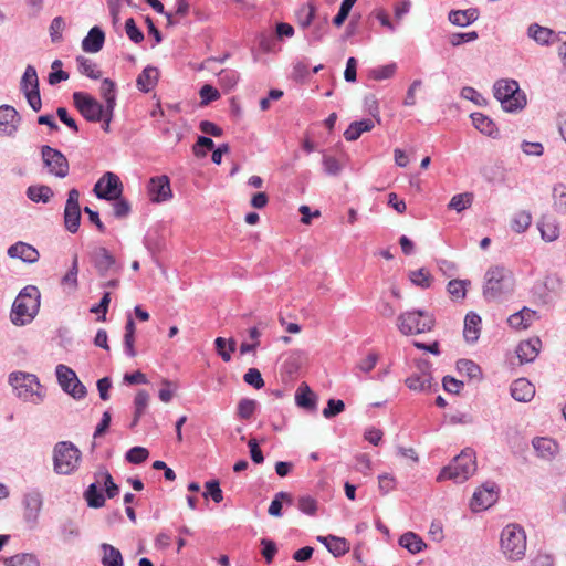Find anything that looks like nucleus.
Instances as JSON below:
<instances>
[{"instance_id": "f257e3e1", "label": "nucleus", "mask_w": 566, "mask_h": 566, "mask_svg": "<svg viewBox=\"0 0 566 566\" xmlns=\"http://www.w3.org/2000/svg\"><path fill=\"white\" fill-rule=\"evenodd\" d=\"M40 291L34 285L23 287L15 297L10 318L13 325L24 326L33 321L40 308Z\"/></svg>"}, {"instance_id": "e2e57ef3", "label": "nucleus", "mask_w": 566, "mask_h": 566, "mask_svg": "<svg viewBox=\"0 0 566 566\" xmlns=\"http://www.w3.org/2000/svg\"><path fill=\"white\" fill-rule=\"evenodd\" d=\"M113 214L117 219L126 218L130 213L129 202L122 196L113 200Z\"/></svg>"}, {"instance_id": "052dcab7", "label": "nucleus", "mask_w": 566, "mask_h": 566, "mask_svg": "<svg viewBox=\"0 0 566 566\" xmlns=\"http://www.w3.org/2000/svg\"><path fill=\"white\" fill-rule=\"evenodd\" d=\"M214 147V143L210 137L200 136L197 143L193 145L192 150L195 156L205 157L207 150H211Z\"/></svg>"}, {"instance_id": "338daca9", "label": "nucleus", "mask_w": 566, "mask_h": 566, "mask_svg": "<svg viewBox=\"0 0 566 566\" xmlns=\"http://www.w3.org/2000/svg\"><path fill=\"white\" fill-rule=\"evenodd\" d=\"M243 380L255 389L264 387V380L259 369L249 368L243 376Z\"/></svg>"}, {"instance_id": "dca6fc26", "label": "nucleus", "mask_w": 566, "mask_h": 566, "mask_svg": "<svg viewBox=\"0 0 566 566\" xmlns=\"http://www.w3.org/2000/svg\"><path fill=\"white\" fill-rule=\"evenodd\" d=\"M91 258L95 269L102 277L109 273H118L120 270V266L117 264L115 258L106 248H96L92 252Z\"/></svg>"}, {"instance_id": "a19ab883", "label": "nucleus", "mask_w": 566, "mask_h": 566, "mask_svg": "<svg viewBox=\"0 0 566 566\" xmlns=\"http://www.w3.org/2000/svg\"><path fill=\"white\" fill-rule=\"evenodd\" d=\"M532 223L530 211L521 210L516 212L511 220V229L516 233L525 232Z\"/></svg>"}, {"instance_id": "3c124183", "label": "nucleus", "mask_w": 566, "mask_h": 566, "mask_svg": "<svg viewBox=\"0 0 566 566\" xmlns=\"http://www.w3.org/2000/svg\"><path fill=\"white\" fill-rule=\"evenodd\" d=\"M350 546L346 538L344 537H332L329 545H327V551L333 554L335 557H339L345 555L349 551Z\"/></svg>"}, {"instance_id": "7ed1b4c3", "label": "nucleus", "mask_w": 566, "mask_h": 566, "mask_svg": "<svg viewBox=\"0 0 566 566\" xmlns=\"http://www.w3.org/2000/svg\"><path fill=\"white\" fill-rule=\"evenodd\" d=\"M476 470L475 454L470 448L464 449L453 461L444 467L438 481L452 480L457 483L467 481Z\"/></svg>"}, {"instance_id": "4d7b16f0", "label": "nucleus", "mask_w": 566, "mask_h": 566, "mask_svg": "<svg viewBox=\"0 0 566 566\" xmlns=\"http://www.w3.org/2000/svg\"><path fill=\"white\" fill-rule=\"evenodd\" d=\"M206 492L203 493V496L208 499L209 496L212 499L213 502L220 503L223 500V493L220 488V483L218 480H210L207 481L206 484Z\"/></svg>"}, {"instance_id": "4468645a", "label": "nucleus", "mask_w": 566, "mask_h": 566, "mask_svg": "<svg viewBox=\"0 0 566 566\" xmlns=\"http://www.w3.org/2000/svg\"><path fill=\"white\" fill-rule=\"evenodd\" d=\"M80 191L75 188L67 192L64 208V226L71 233H76L81 224Z\"/></svg>"}, {"instance_id": "09e8293b", "label": "nucleus", "mask_w": 566, "mask_h": 566, "mask_svg": "<svg viewBox=\"0 0 566 566\" xmlns=\"http://www.w3.org/2000/svg\"><path fill=\"white\" fill-rule=\"evenodd\" d=\"M397 71V64L396 63H389L386 65L377 66L368 72V76L371 80L375 81H384L387 78H391Z\"/></svg>"}, {"instance_id": "69168bd1", "label": "nucleus", "mask_w": 566, "mask_h": 566, "mask_svg": "<svg viewBox=\"0 0 566 566\" xmlns=\"http://www.w3.org/2000/svg\"><path fill=\"white\" fill-rule=\"evenodd\" d=\"M378 359H379V355L377 353L370 352L365 358H361L357 363L356 369L361 373L367 374L375 368Z\"/></svg>"}, {"instance_id": "412c9836", "label": "nucleus", "mask_w": 566, "mask_h": 566, "mask_svg": "<svg viewBox=\"0 0 566 566\" xmlns=\"http://www.w3.org/2000/svg\"><path fill=\"white\" fill-rule=\"evenodd\" d=\"M542 342L538 337L523 340L516 348V355L522 364L532 363L538 356Z\"/></svg>"}, {"instance_id": "7c9ffc66", "label": "nucleus", "mask_w": 566, "mask_h": 566, "mask_svg": "<svg viewBox=\"0 0 566 566\" xmlns=\"http://www.w3.org/2000/svg\"><path fill=\"white\" fill-rule=\"evenodd\" d=\"M479 18L478 9L452 10L449 12V21L457 27H468Z\"/></svg>"}, {"instance_id": "49530a36", "label": "nucleus", "mask_w": 566, "mask_h": 566, "mask_svg": "<svg viewBox=\"0 0 566 566\" xmlns=\"http://www.w3.org/2000/svg\"><path fill=\"white\" fill-rule=\"evenodd\" d=\"M473 202V195L471 192H463L454 195L450 202L448 203V208L450 210H455L457 212H461L469 207H471Z\"/></svg>"}, {"instance_id": "ea45409f", "label": "nucleus", "mask_w": 566, "mask_h": 566, "mask_svg": "<svg viewBox=\"0 0 566 566\" xmlns=\"http://www.w3.org/2000/svg\"><path fill=\"white\" fill-rule=\"evenodd\" d=\"M101 96L105 101L107 109H115L116 106V90L115 83L109 78H104L101 84Z\"/></svg>"}, {"instance_id": "72a5a7b5", "label": "nucleus", "mask_w": 566, "mask_h": 566, "mask_svg": "<svg viewBox=\"0 0 566 566\" xmlns=\"http://www.w3.org/2000/svg\"><path fill=\"white\" fill-rule=\"evenodd\" d=\"M432 376L429 371L421 370L420 374H412L405 382L410 390L426 391L431 387Z\"/></svg>"}, {"instance_id": "39448f33", "label": "nucleus", "mask_w": 566, "mask_h": 566, "mask_svg": "<svg viewBox=\"0 0 566 566\" xmlns=\"http://www.w3.org/2000/svg\"><path fill=\"white\" fill-rule=\"evenodd\" d=\"M494 97L505 112H516L525 107L526 96L515 80H499L493 86Z\"/></svg>"}, {"instance_id": "c03bdc74", "label": "nucleus", "mask_w": 566, "mask_h": 566, "mask_svg": "<svg viewBox=\"0 0 566 566\" xmlns=\"http://www.w3.org/2000/svg\"><path fill=\"white\" fill-rule=\"evenodd\" d=\"M6 566H40L35 555L29 553L17 554L4 559Z\"/></svg>"}, {"instance_id": "603ef678", "label": "nucleus", "mask_w": 566, "mask_h": 566, "mask_svg": "<svg viewBox=\"0 0 566 566\" xmlns=\"http://www.w3.org/2000/svg\"><path fill=\"white\" fill-rule=\"evenodd\" d=\"M282 501L292 503V496L283 491L276 493L268 510L270 515L275 517H280L282 515Z\"/></svg>"}, {"instance_id": "c756f323", "label": "nucleus", "mask_w": 566, "mask_h": 566, "mask_svg": "<svg viewBox=\"0 0 566 566\" xmlns=\"http://www.w3.org/2000/svg\"><path fill=\"white\" fill-rule=\"evenodd\" d=\"M535 317H536L535 311H533L528 307H523L521 311L512 314L507 318V323L511 327H513L515 329H525L532 324V322L535 319Z\"/></svg>"}, {"instance_id": "f3484780", "label": "nucleus", "mask_w": 566, "mask_h": 566, "mask_svg": "<svg viewBox=\"0 0 566 566\" xmlns=\"http://www.w3.org/2000/svg\"><path fill=\"white\" fill-rule=\"evenodd\" d=\"M20 122L21 117L13 106H0V136H13L18 130Z\"/></svg>"}, {"instance_id": "2f4dec72", "label": "nucleus", "mask_w": 566, "mask_h": 566, "mask_svg": "<svg viewBox=\"0 0 566 566\" xmlns=\"http://www.w3.org/2000/svg\"><path fill=\"white\" fill-rule=\"evenodd\" d=\"M375 127L373 119H361L349 124L347 129L344 132V137L347 142L357 140L363 133L370 132Z\"/></svg>"}, {"instance_id": "423d86ee", "label": "nucleus", "mask_w": 566, "mask_h": 566, "mask_svg": "<svg viewBox=\"0 0 566 566\" xmlns=\"http://www.w3.org/2000/svg\"><path fill=\"white\" fill-rule=\"evenodd\" d=\"M501 549L506 558L520 560L526 551V534L518 524L506 525L501 533Z\"/></svg>"}, {"instance_id": "6e6552de", "label": "nucleus", "mask_w": 566, "mask_h": 566, "mask_svg": "<svg viewBox=\"0 0 566 566\" xmlns=\"http://www.w3.org/2000/svg\"><path fill=\"white\" fill-rule=\"evenodd\" d=\"M434 317L427 311L415 310L398 316V329L403 335H416L430 332L434 326Z\"/></svg>"}, {"instance_id": "bb28decb", "label": "nucleus", "mask_w": 566, "mask_h": 566, "mask_svg": "<svg viewBox=\"0 0 566 566\" xmlns=\"http://www.w3.org/2000/svg\"><path fill=\"white\" fill-rule=\"evenodd\" d=\"M295 402L300 408L315 410L317 403L316 395L311 390L307 384L302 382L295 392Z\"/></svg>"}, {"instance_id": "20e7f679", "label": "nucleus", "mask_w": 566, "mask_h": 566, "mask_svg": "<svg viewBox=\"0 0 566 566\" xmlns=\"http://www.w3.org/2000/svg\"><path fill=\"white\" fill-rule=\"evenodd\" d=\"M513 290V275L504 266L495 265L485 273L483 295L488 301H494Z\"/></svg>"}, {"instance_id": "13d9d810", "label": "nucleus", "mask_w": 566, "mask_h": 566, "mask_svg": "<svg viewBox=\"0 0 566 566\" xmlns=\"http://www.w3.org/2000/svg\"><path fill=\"white\" fill-rule=\"evenodd\" d=\"M479 38L476 31L471 32H457L449 35V42L452 46H460L463 43L473 42Z\"/></svg>"}, {"instance_id": "a878e982", "label": "nucleus", "mask_w": 566, "mask_h": 566, "mask_svg": "<svg viewBox=\"0 0 566 566\" xmlns=\"http://www.w3.org/2000/svg\"><path fill=\"white\" fill-rule=\"evenodd\" d=\"M538 457L551 460L558 452V444L555 440L546 437H537L532 441Z\"/></svg>"}, {"instance_id": "f03ea898", "label": "nucleus", "mask_w": 566, "mask_h": 566, "mask_svg": "<svg viewBox=\"0 0 566 566\" xmlns=\"http://www.w3.org/2000/svg\"><path fill=\"white\" fill-rule=\"evenodd\" d=\"M81 450L71 441H59L52 451L53 471L60 475L73 474L80 467Z\"/></svg>"}, {"instance_id": "ddd939ff", "label": "nucleus", "mask_w": 566, "mask_h": 566, "mask_svg": "<svg viewBox=\"0 0 566 566\" xmlns=\"http://www.w3.org/2000/svg\"><path fill=\"white\" fill-rule=\"evenodd\" d=\"M41 156L49 172L57 178L69 175L70 166L66 157L57 149L44 145L41 147Z\"/></svg>"}, {"instance_id": "cd10ccee", "label": "nucleus", "mask_w": 566, "mask_h": 566, "mask_svg": "<svg viewBox=\"0 0 566 566\" xmlns=\"http://www.w3.org/2000/svg\"><path fill=\"white\" fill-rule=\"evenodd\" d=\"M481 317L475 313L467 314L464 318L463 336L468 343H475L480 337Z\"/></svg>"}, {"instance_id": "9b49d317", "label": "nucleus", "mask_w": 566, "mask_h": 566, "mask_svg": "<svg viewBox=\"0 0 566 566\" xmlns=\"http://www.w3.org/2000/svg\"><path fill=\"white\" fill-rule=\"evenodd\" d=\"M56 377L61 388L71 395L74 399H83L87 391L85 386L80 381L75 371L65 365L56 366Z\"/></svg>"}, {"instance_id": "e433bc0d", "label": "nucleus", "mask_w": 566, "mask_h": 566, "mask_svg": "<svg viewBox=\"0 0 566 566\" xmlns=\"http://www.w3.org/2000/svg\"><path fill=\"white\" fill-rule=\"evenodd\" d=\"M78 72L92 80H98L102 76V72L98 70L97 64L91 59L83 55L76 57Z\"/></svg>"}, {"instance_id": "bf43d9fd", "label": "nucleus", "mask_w": 566, "mask_h": 566, "mask_svg": "<svg viewBox=\"0 0 566 566\" xmlns=\"http://www.w3.org/2000/svg\"><path fill=\"white\" fill-rule=\"evenodd\" d=\"M345 410V403L339 399H329L327 406L323 409V416L331 419Z\"/></svg>"}, {"instance_id": "b1692460", "label": "nucleus", "mask_w": 566, "mask_h": 566, "mask_svg": "<svg viewBox=\"0 0 566 566\" xmlns=\"http://www.w3.org/2000/svg\"><path fill=\"white\" fill-rule=\"evenodd\" d=\"M527 35L539 45H549L556 42V36L558 33H555L549 28L542 27L537 23H532L527 29Z\"/></svg>"}, {"instance_id": "58836bf2", "label": "nucleus", "mask_w": 566, "mask_h": 566, "mask_svg": "<svg viewBox=\"0 0 566 566\" xmlns=\"http://www.w3.org/2000/svg\"><path fill=\"white\" fill-rule=\"evenodd\" d=\"M315 13L316 8L310 2L300 7L295 13L298 27L303 30L307 29L312 24Z\"/></svg>"}, {"instance_id": "2eb2a0df", "label": "nucleus", "mask_w": 566, "mask_h": 566, "mask_svg": "<svg viewBox=\"0 0 566 566\" xmlns=\"http://www.w3.org/2000/svg\"><path fill=\"white\" fill-rule=\"evenodd\" d=\"M497 500V488L494 482H486L479 488L471 499V509L474 512L484 511Z\"/></svg>"}, {"instance_id": "5fc2aeb1", "label": "nucleus", "mask_w": 566, "mask_h": 566, "mask_svg": "<svg viewBox=\"0 0 566 566\" xmlns=\"http://www.w3.org/2000/svg\"><path fill=\"white\" fill-rule=\"evenodd\" d=\"M553 197L556 211L566 213V186L556 185L553 189Z\"/></svg>"}, {"instance_id": "473e14b6", "label": "nucleus", "mask_w": 566, "mask_h": 566, "mask_svg": "<svg viewBox=\"0 0 566 566\" xmlns=\"http://www.w3.org/2000/svg\"><path fill=\"white\" fill-rule=\"evenodd\" d=\"M25 195L35 203H48L53 198L54 192L52 188L46 185H32L27 188Z\"/></svg>"}, {"instance_id": "f8f14e48", "label": "nucleus", "mask_w": 566, "mask_h": 566, "mask_svg": "<svg viewBox=\"0 0 566 566\" xmlns=\"http://www.w3.org/2000/svg\"><path fill=\"white\" fill-rule=\"evenodd\" d=\"M93 191L98 199L112 201L122 196L123 184L116 174L107 171L95 184Z\"/></svg>"}, {"instance_id": "1a4fd4ad", "label": "nucleus", "mask_w": 566, "mask_h": 566, "mask_svg": "<svg viewBox=\"0 0 566 566\" xmlns=\"http://www.w3.org/2000/svg\"><path fill=\"white\" fill-rule=\"evenodd\" d=\"M73 102L81 115L88 122H101L106 106L96 98L84 92H74Z\"/></svg>"}, {"instance_id": "6e6d98bb", "label": "nucleus", "mask_w": 566, "mask_h": 566, "mask_svg": "<svg viewBox=\"0 0 566 566\" xmlns=\"http://www.w3.org/2000/svg\"><path fill=\"white\" fill-rule=\"evenodd\" d=\"M468 284H470V282L465 280H451L448 283L447 290L452 297L464 298L467 294L465 286Z\"/></svg>"}, {"instance_id": "774afa93", "label": "nucleus", "mask_w": 566, "mask_h": 566, "mask_svg": "<svg viewBox=\"0 0 566 566\" xmlns=\"http://www.w3.org/2000/svg\"><path fill=\"white\" fill-rule=\"evenodd\" d=\"M65 28V22L62 17H55L50 24V36L53 43L62 40V31Z\"/></svg>"}, {"instance_id": "de8ad7c7", "label": "nucleus", "mask_w": 566, "mask_h": 566, "mask_svg": "<svg viewBox=\"0 0 566 566\" xmlns=\"http://www.w3.org/2000/svg\"><path fill=\"white\" fill-rule=\"evenodd\" d=\"M84 496L90 507L98 509L105 504V497L103 493L98 490L96 483H92L88 485L87 490L84 493Z\"/></svg>"}, {"instance_id": "0e129e2a", "label": "nucleus", "mask_w": 566, "mask_h": 566, "mask_svg": "<svg viewBox=\"0 0 566 566\" xmlns=\"http://www.w3.org/2000/svg\"><path fill=\"white\" fill-rule=\"evenodd\" d=\"M297 507L304 514L314 515L317 511V501L310 495H303L298 497Z\"/></svg>"}, {"instance_id": "393cba45", "label": "nucleus", "mask_w": 566, "mask_h": 566, "mask_svg": "<svg viewBox=\"0 0 566 566\" xmlns=\"http://www.w3.org/2000/svg\"><path fill=\"white\" fill-rule=\"evenodd\" d=\"M537 228L542 239L546 242H553L559 237V223L552 216H543L537 223Z\"/></svg>"}, {"instance_id": "f704fd0d", "label": "nucleus", "mask_w": 566, "mask_h": 566, "mask_svg": "<svg viewBox=\"0 0 566 566\" xmlns=\"http://www.w3.org/2000/svg\"><path fill=\"white\" fill-rule=\"evenodd\" d=\"M103 551L102 564L103 566H124L123 556L119 549L111 544L103 543L101 545Z\"/></svg>"}, {"instance_id": "37998d69", "label": "nucleus", "mask_w": 566, "mask_h": 566, "mask_svg": "<svg viewBox=\"0 0 566 566\" xmlns=\"http://www.w3.org/2000/svg\"><path fill=\"white\" fill-rule=\"evenodd\" d=\"M457 369L459 373L468 376L469 379L480 380L482 378L480 366L470 359H460L457 363Z\"/></svg>"}, {"instance_id": "864d4df0", "label": "nucleus", "mask_w": 566, "mask_h": 566, "mask_svg": "<svg viewBox=\"0 0 566 566\" xmlns=\"http://www.w3.org/2000/svg\"><path fill=\"white\" fill-rule=\"evenodd\" d=\"M258 402L253 399L243 398L238 403V417L248 420L256 409Z\"/></svg>"}, {"instance_id": "c85d7f7f", "label": "nucleus", "mask_w": 566, "mask_h": 566, "mask_svg": "<svg viewBox=\"0 0 566 566\" xmlns=\"http://www.w3.org/2000/svg\"><path fill=\"white\" fill-rule=\"evenodd\" d=\"M159 71L154 66H146L136 80L137 87L144 92H150L157 84Z\"/></svg>"}, {"instance_id": "6ab92c4d", "label": "nucleus", "mask_w": 566, "mask_h": 566, "mask_svg": "<svg viewBox=\"0 0 566 566\" xmlns=\"http://www.w3.org/2000/svg\"><path fill=\"white\" fill-rule=\"evenodd\" d=\"M42 504V495L39 491L33 490L24 494V520L27 523L31 524V526L36 523Z\"/></svg>"}, {"instance_id": "c9c22d12", "label": "nucleus", "mask_w": 566, "mask_h": 566, "mask_svg": "<svg viewBox=\"0 0 566 566\" xmlns=\"http://www.w3.org/2000/svg\"><path fill=\"white\" fill-rule=\"evenodd\" d=\"M472 123L476 129L486 136H494L497 128L494 122L482 113H473L471 115Z\"/></svg>"}, {"instance_id": "a18cd8bd", "label": "nucleus", "mask_w": 566, "mask_h": 566, "mask_svg": "<svg viewBox=\"0 0 566 566\" xmlns=\"http://www.w3.org/2000/svg\"><path fill=\"white\" fill-rule=\"evenodd\" d=\"M409 279L416 286L421 289H429L432 284L433 277L424 268L410 271Z\"/></svg>"}, {"instance_id": "680f3d73", "label": "nucleus", "mask_w": 566, "mask_h": 566, "mask_svg": "<svg viewBox=\"0 0 566 566\" xmlns=\"http://www.w3.org/2000/svg\"><path fill=\"white\" fill-rule=\"evenodd\" d=\"M149 452L144 447H133L126 453V460L134 464H139L148 458Z\"/></svg>"}, {"instance_id": "79ce46f5", "label": "nucleus", "mask_w": 566, "mask_h": 566, "mask_svg": "<svg viewBox=\"0 0 566 566\" xmlns=\"http://www.w3.org/2000/svg\"><path fill=\"white\" fill-rule=\"evenodd\" d=\"M240 74L232 69H223L218 73V83L224 91H231L239 82Z\"/></svg>"}, {"instance_id": "9d476101", "label": "nucleus", "mask_w": 566, "mask_h": 566, "mask_svg": "<svg viewBox=\"0 0 566 566\" xmlns=\"http://www.w3.org/2000/svg\"><path fill=\"white\" fill-rule=\"evenodd\" d=\"M20 90L23 92L28 104L34 112H39L42 107V101L39 90V77L33 65H28L21 77Z\"/></svg>"}, {"instance_id": "aec40b11", "label": "nucleus", "mask_w": 566, "mask_h": 566, "mask_svg": "<svg viewBox=\"0 0 566 566\" xmlns=\"http://www.w3.org/2000/svg\"><path fill=\"white\" fill-rule=\"evenodd\" d=\"M8 255L12 259H20L25 263H34L39 260L38 250L29 243L19 241L8 249Z\"/></svg>"}, {"instance_id": "4be33fe9", "label": "nucleus", "mask_w": 566, "mask_h": 566, "mask_svg": "<svg viewBox=\"0 0 566 566\" xmlns=\"http://www.w3.org/2000/svg\"><path fill=\"white\" fill-rule=\"evenodd\" d=\"M535 395L534 385L526 378H518L511 385V396L520 402H528Z\"/></svg>"}, {"instance_id": "8fccbe9b", "label": "nucleus", "mask_w": 566, "mask_h": 566, "mask_svg": "<svg viewBox=\"0 0 566 566\" xmlns=\"http://www.w3.org/2000/svg\"><path fill=\"white\" fill-rule=\"evenodd\" d=\"M60 533L64 542H71L80 536L77 524L67 518L60 524Z\"/></svg>"}, {"instance_id": "5701e85b", "label": "nucleus", "mask_w": 566, "mask_h": 566, "mask_svg": "<svg viewBox=\"0 0 566 566\" xmlns=\"http://www.w3.org/2000/svg\"><path fill=\"white\" fill-rule=\"evenodd\" d=\"M105 34L99 27H93L82 41V49L87 53H97L102 50Z\"/></svg>"}, {"instance_id": "4c0bfd02", "label": "nucleus", "mask_w": 566, "mask_h": 566, "mask_svg": "<svg viewBox=\"0 0 566 566\" xmlns=\"http://www.w3.org/2000/svg\"><path fill=\"white\" fill-rule=\"evenodd\" d=\"M399 544L412 554L420 553L426 547L421 537L412 532L402 534L399 538Z\"/></svg>"}, {"instance_id": "a211bd4d", "label": "nucleus", "mask_w": 566, "mask_h": 566, "mask_svg": "<svg viewBox=\"0 0 566 566\" xmlns=\"http://www.w3.org/2000/svg\"><path fill=\"white\" fill-rule=\"evenodd\" d=\"M148 193L153 202H164L172 197L169 178L166 175L153 177L148 184Z\"/></svg>"}, {"instance_id": "0eeeda50", "label": "nucleus", "mask_w": 566, "mask_h": 566, "mask_svg": "<svg viewBox=\"0 0 566 566\" xmlns=\"http://www.w3.org/2000/svg\"><path fill=\"white\" fill-rule=\"evenodd\" d=\"M9 382L19 398L35 403L42 401V386L35 375L23 371L11 373Z\"/></svg>"}]
</instances>
